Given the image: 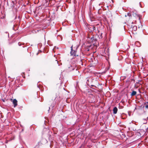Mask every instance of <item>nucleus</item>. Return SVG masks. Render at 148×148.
<instances>
[{
	"instance_id": "11",
	"label": "nucleus",
	"mask_w": 148,
	"mask_h": 148,
	"mask_svg": "<svg viewBox=\"0 0 148 148\" xmlns=\"http://www.w3.org/2000/svg\"><path fill=\"white\" fill-rule=\"evenodd\" d=\"M39 147V145H37L34 147V148H38Z\"/></svg>"
},
{
	"instance_id": "14",
	"label": "nucleus",
	"mask_w": 148,
	"mask_h": 148,
	"mask_svg": "<svg viewBox=\"0 0 148 148\" xmlns=\"http://www.w3.org/2000/svg\"><path fill=\"white\" fill-rule=\"evenodd\" d=\"M18 45H19L21 46V44H20V43H18Z\"/></svg>"
},
{
	"instance_id": "3",
	"label": "nucleus",
	"mask_w": 148,
	"mask_h": 148,
	"mask_svg": "<svg viewBox=\"0 0 148 148\" xmlns=\"http://www.w3.org/2000/svg\"><path fill=\"white\" fill-rule=\"evenodd\" d=\"M118 109L116 107H114L113 109V113L114 114H116L117 112Z\"/></svg>"
},
{
	"instance_id": "1",
	"label": "nucleus",
	"mask_w": 148,
	"mask_h": 148,
	"mask_svg": "<svg viewBox=\"0 0 148 148\" xmlns=\"http://www.w3.org/2000/svg\"><path fill=\"white\" fill-rule=\"evenodd\" d=\"M77 48V47H76L75 49H74V50L73 49V46H72L71 47V51L70 52L71 55L72 56H76V50Z\"/></svg>"
},
{
	"instance_id": "8",
	"label": "nucleus",
	"mask_w": 148,
	"mask_h": 148,
	"mask_svg": "<svg viewBox=\"0 0 148 148\" xmlns=\"http://www.w3.org/2000/svg\"><path fill=\"white\" fill-rule=\"evenodd\" d=\"M133 28L134 31H136V30L137 28L136 26H134Z\"/></svg>"
},
{
	"instance_id": "9",
	"label": "nucleus",
	"mask_w": 148,
	"mask_h": 148,
	"mask_svg": "<svg viewBox=\"0 0 148 148\" xmlns=\"http://www.w3.org/2000/svg\"><path fill=\"white\" fill-rule=\"evenodd\" d=\"M102 33H101L100 34H99L98 36V37L99 38H102Z\"/></svg>"
},
{
	"instance_id": "12",
	"label": "nucleus",
	"mask_w": 148,
	"mask_h": 148,
	"mask_svg": "<svg viewBox=\"0 0 148 148\" xmlns=\"http://www.w3.org/2000/svg\"><path fill=\"white\" fill-rule=\"evenodd\" d=\"M145 107L146 108H148V105H146L145 106Z\"/></svg>"
},
{
	"instance_id": "2",
	"label": "nucleus",
	"mask_w": 148,
	"mask_h": 148,
	"mask_svg": "<svg viewBox=\"0 0 148 148\" xmlns=\"http://www.w3.org/2000/svg\"><path fill=\"white\" fill-rule=\"evenodd\" d=\"M17 101L15 99H14L13 101V103L14 104V107H16L17 105Z\"/></svg>"
},
{
	"instance_id": "13",
	"label": "nucleus",
	"mask_w": 148,
	"mask_h": 148,
	"mask_svg": "<svg viewBox=\"0 0 148 148\" xmlns=\"http://www.w3.org/2000/svg\"><path fill=\"white\" fill-rule=\"evenodd\" d=\"M146 132L148 133V127L146 129Z\"/></svg>"
},
{
	"instance_id": "10",
	"label": "nucleus",
	"mask_w": 148,
	"mask_h": 148,
	"mask_svg": "<svg viewBox=\"0 0 148 148\" xmlns=\"http://www.w3.org/2000/svg\"><path fill=\"white\" fill-rule=\"evenodd\" d=\"M12 3L13 4H12V6L13 7L12 8H13L14 6V1H12Z\"/></svg>"
},
{
	"instance_id": "5",
	"label": "nucleus",
	"mask_w": 148,
	"mask_h": 148,
	"mask_svg": "<svg viewBox=\"0 0 148 148\" xmlns=\"http://www.w3.org/2000/svg\"><path fill=\"white\" fill-rule=\"evenodd\" d=\"M91 39L92 42H95L97 40L94 37H92L91 38Z\"/></svg>"
},
{
	"instance_id": "4",
	"label": "nucleus",
	"mask_w": 148,
	"mask_h": 148,
	"mask_svg": "<svg viewBox=\"0 0 148 148\" xmlns=\"http://www.w3.org/2000/svg\"><path fill=\"white\" fill-rule=\"evenodd\" d=\"M125 17L128 16L129 17V18H130L132 17L131 14L130 12H128L127 13V15H125Z\"/></svg>"
},
{
	"instance_id": "6",
	"label": "nucleus",
	"mask_w": 148,
	"mask_h": 148,
	"mask_svg": "<svg viewBox=\"0 0 148 148\" xmlns=\"http://www.w3.org/2000/svg\"><path fill=\"white\" fill-rule=\"evenodd\" d=\"M142 122L143 124H146L147 123V119H144L143 120Z\"/></svg>"
},
{
	"instance_id": "7",
	"label": "nucleus",
	"mask_w": 148,
	"mask_h": 148,
	"mask_svg": "<svg viewBox=\"0 0 148 148\" xmlns=\"http://www.w3.org/2000/svg\"><path fill=\"white\" fill-rule=\"evenodd\" d=\"M136 94V92L134 91H133L131 94V96L135 95Z\"/></svg>"
}]
</instances>
